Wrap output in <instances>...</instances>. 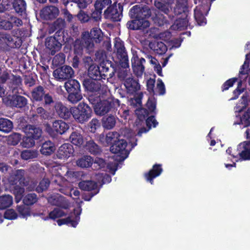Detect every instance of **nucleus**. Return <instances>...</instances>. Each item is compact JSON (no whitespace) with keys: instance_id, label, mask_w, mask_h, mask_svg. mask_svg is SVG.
Wrapping results in <instances>:
<instances>
[{"instance_id":"f257e3e1","label":"nucleus","mask_w":250,"mask_h":250,"mask_svg":"<svg viewBox=\"0 0 250 250\" xmlns=\"http://www.w3.org/2000/svg\"><path fill=\"white\" fill-rule=\"evenodd\" d=\"M120 105V101L110 96L106 99L101 100L97 105L94 106V109L97 115L104 116L117 109Z\"/></svg>"},{"instance_id":"f03ea898","label":"nucleus","mask_w":250,"mask_h":250,"mask_svg":"<svg viewBox=\"0 0 250 250\" xmlns=\"http://www.w3.org/2000/svg\"><path fill=\"white\" fill-rule=\"evenodd\" d=\"M92 110L86 104L80 103L76 107H72V115L75 121L81 124L87 122L91 117Z\"/></svg>"},{"instance_id":"7ed1b4c3","label":"nucleus","mask_w":250,"mask_h":250,"mask_svg":"<svg viewBox=\"0 0 250 250\" xmlns=\"http://www.w3.org/2000/svg\"><path fill=\"white\" fill-rule=\"evenodd\" d=\"M64 87L68 93L67 99L72 104H76L83 98L81 85L79 82L74 79H70L64 83Z\"/></svg>"},{"instance_id":"20e7f679","label":"nucleus","mask_w":250,"mask_h":250,"mask_svg":"<svg viewBox=\"0 0 250 250\" xmlns=\"http://www.w3.org/2000/svg\"><path fill=\"white\" fill-rule=\"evenodd\" d=\"M32 100L34 103L36 102H42L44 100L42 104L44 107L50 105L54 103L52 96L48 93H45L44 88L41 85H38L34 87L31 92Z\"/></svg>"},{"instance_id":"39448f33","label":"nucleus","mask_w":250,"mask_h":250,"mask_svg":"<svg viewBox=\"0 0 250 250\" xmlns=\"http://www.w3.org/2000/svg\"><path fill=\"white\" fill-rule=\"evenodd\" d=\"M146 108H140L136 110L138 118L143 121L147 118L150 114L156 115V100L153 97H149L146 104Z\"/></svg>"},{"instance_id":"423d86ee","label":"nucleus","mask_w":250,"mask_h":250,"mask_svg":"<svg viewBox=\"0 0 250 250\" xmlns=\"http://www.w3.org/2000/svg\"><path fill=\"white\" fill-rule=\"evenodd\" d=\"M116 51V56L122 67H129V60L127 51L125 47L124 42L120 39H116L114 43Z\"/></svg>"},{"instance_id":"0eeeda50","label":"nucleus","mask_w":250,"mask_h":250,"mask_svg":"<svg viewBox=\"0 0 250 250\" xmlns=\"http://www.w3.org/2000/svg\"><path fill=\"white\" fill-rule=\"evenodd\" d=\"M69 128V125L65 122L58 120L53 122L52 126L50 125L46 128L48 134L53 138H55L58 134L62 135L65 133Z\"/></svg>"},{"instance_id":"6e6552de","label":"nucleus","mask_w":250,"mask_h":250,"mask_svg":"<svg viewBox=\"0 0 250 250\" xmlns=\"http://www.w3.org/2000/svg\"><path fill=\"white\" fill-rule=\"evenodd\" d=\"M151 15V11L147 6H141L139 5L133 6L129 11L131 19H143L147 20Z\"/></svg>"},{"instance_id":"1a4fd4ad","label":"nucleus","mask_w":250,"mask_h":250,"mask_svg":"<svg viewBox=\"0 0 250 250\" xmlns=\"http://www.w3.org/2000/svg\"><path fill=\"white\" fill-rule=\"evenodd\" d=\"M5 104L12 108L22 109L27 105L28 100L25 97L20 95H9L6 97Z\"/></svg>"},{"instance_id":"9d476101","label":"nucleus","mask_w":250,"mask_h":250,"mask_svg":"<svg viewBox=\"0 0 250 250\" xmlns=\"http://www.w3.org/2000/svg\"><path fill=\"white\" fill-rule=\"evenodd\" d=\"M53 76L60 81H68L74 76V71L71 66L64 65L56 69Z\"/></svg>"},{"instance_id":"9b49d317","label":"nucleus","mask_w":250,"mask_h":250,"mask_svg":"<svg viewBox=\"0 0 250 250\" xmlns=\"http://www.w3.org/2000/svg\"><path fill=\"white\" fill-rule=\"evenodd\" d=\"M127 143L126 140L123 139H119L115 141L110 146V151L114 154H120L123 160L126 158L129 154L128 151L126 149Z\"/></svg>"},{"instance_id":"f8f14e48","label":"nucleus","mask_w":250,"mask_h":250,"mask_svg":"<svg viewBox=\"0 0 250 250\" xmlns=\"http://www.w3.org/2000/svg\"><path fill=\"white\" fill-rule=\"evenodd\" d=\"M83 62L85 68L88 67V76L89 78L99 80L103 79L100 66L93 64L90 57H87L84 59Z\"/></svg>"},{"instance_id":"ddd939ff","label":"nucleus","mask_w":250,"mask_h":250,"mask_svg":"<svg viewBox=\"0 0 250 250\" xmlns=\"http://www.w3.org/2000/svg\"><path fill=\"white\" fill-rule=\"evenodd\" d=\"M188 0H176L172 13L175 16L188 17L191 10Z\"/></svg>"},{"instance_id":"4468645a","label":"nucleus","mask_w":250,"mask_h":250,"mask_svg":"<svg viewBox=\"0 0 250 250\" xmlns=\"http://www.w3.org/2000/svg\"><path fill=\"white\" fill-rule=\"evenodd\" d=\"M123 6L119 3L118 5H110L104 12L106 18H110L112 21L116 22L121 20L123 15Z\"/></svg>"},{"instance_id":"2eb2a0df","label":"nucleus","mask_w":250,"mask_h":250,"mask_svg":"<svg viewBox=\"0 0 250 250\" xmlns=\"http://www.w3.org/2000/svg\"><path fill=\"white\" fill-rule=\"evenodd\" d=\"M100 70L103 79L112 78L116 71L114 63L109 60H103L100 64Z\"/></svg>"},{"instance_id":"dca6fc26","label":"nucleus","mask_w":250,"mask_h":250,"mask_svg":"<svg viewBox=\"0 0 250 250\" xmlns=\"http://www.w3.org/2000/svg\"><path fill=\"white\" fill-rule=\"evenodd\" d=\"M4 43L12 47H19L21 44V41L18 36L12 37L9 34L0 32V44ZM1 50L0 46V51Z\"/></svg>"},{"instance_id":"f3484780","label":"nucleus","mask_w":250,"mask_h":250,"mask_svg":"<svg viewBox=\"0 0 250 250\" xmlns=\"http://www.w3.org/2000/svg\"><path fill=\"white\" fill-rule=\"evenodd\" d=\"M60 11L57 7L52 5L46 6L40 11V17L44 20H53L59 15Z\"/></svg>"},{"instance_id":"a211bd4d","label":"nucleus","mask_w":250,"mask_h":250,"mask_svg":"<svg viewBox=\"0 0 250 250\" xmlns=\"http://www.w3.org/2000/svg\"><path fill=\"white\" fill-rule=\"evenodd\" d=\"M146 60L144 58H139L137 54H133L131 58V65L134 73L137 76H141L145 71L144 63Z\"/></svg>"},{"instance_id":"6ab92c4d","label":"nucleus","mask_w":250,"mask_h":250,"mask_svg":"<svg viewBox=\"0 0 250 250\" xmlns=\"http://www.w3.org/2000/svg\"><path fill=\"white\" fill-rule=\"evenodd\" d=\"M131 19V20L128 21L126 24V27L129 30H144L150 25V22L147 20L143 19Z\"/></svg>"},{"instance_id":"aec40b11","label":"nucleus","mask_w":250,"mask_h":250,"mask_svg":"<svg viewBox=\"0 0 250 250\" xmlns=\"http://www.w3.org/2000/svg\"><path fill=\"white\" fill-rule=\"evenodd\" d=\"M54 107L57 115L62 119L68 120L72 115L73 107L68 108L61 102H55Z\"/></svg>"},{"instance_id":"412c9836","label":"nucleus","mask_w":250,"mask_h":250,"mask_svg":"<svg viewBox=\"0 0 250 250\" xmlns=\"http://www.w3.org/2000/svg\"><path fill=\"white\" fill-rule=\"evenodd\" d=\"M171 3L155 0L154 5L161 13L167 16L169 20L174 21V16L172 13Z\"/></svg>"},{"instance_id":"4be33fe9","label":"nucleus","mask_w":250,"mask_h":250,"mask_svg":"<svg viewBox=\"0 0 250 250\" xmlns=\"http://www.w3.org/2000/svg\"><path fill=\"white\" fill-rule=\"evenodd\" d=\"M29 114L33 118L40 117L44 120L48 119L49 116V112L43 107L35 103L31 106Z\"/></svg>"},{"instance_id":"5701e85b","label":"nucleus","mask_w":250,"mask_h":250,"mask_svg":"<svg viewBox=\"0 0 250 250\" xmlns=\"http://www.w3.org/2000/svg\"><path fill=\"white\" fill-rule=\"evenodd\" d=\"M100 80L91 78L84 79L83 84L87 91L90 92H97L101 90V83Z\"/></svg>"},{"instance_id":"b1692460","label":"nucleus","mask_w":250,"mask_h":250,"mask_svg":"<svg viewBox=\"0 0 250 250\" xmlns=\"http://www.w3.org/2000/svg\"><path fill=\"white\" fill-rule=\"evenodd\" d=\"M45 45L46 47L50 51L52 55H55L57 51L60 50L62 43L55 36H50L45 39Z\"/></svg>"},{"instance_id":"393cba45","label":"nucleus","mask_w":250,"mask_h":250,"mask_svg":"<svg viewBox=\"0 0 250 250\" xmlns=\"http://www.w3.org/2000/svg\"><path fill=\"white\" fill-rule=\"evenodd\" d=\"M163 170L161 164H155L148 172L145 173L144 177L147 182L152 185L154 179L160 175Z\"/></svg>"},{"instance_id":"a878e982","label":"nucleus","mask_w":250,"mask_h":250,"mask_svg":"<svg viewBox=\"0 0 250 250\" xmlns=\"http://www.w3.org/2000/svg\"><path fill=\"white\" fill-rule=\"evenodd\" d=\"M74 151L72 145L65 143L59 147L57 151V157L60 159H67L72 155Z\"/></svg>"},{"instance_id":"bb28decb","label":"nucleus","mask_w":250,"mask_h":250,"mask_svg":"<svg viewBox=\"0 0 250 250\" xmlns=\"http://www.w3.org/2000/svg\"><path fill=\"white\" fill-rule=\"evenodd\" d=\"M23 130L26 135H29L35 140H39L42 135V129L35 125H27L23 127Z\"/></svg>"},{"instance_id":"cd10ccee","label":"nucleus","mask_w":250,"mask_h":250,"mask_svg":"<svg viewBox=\"0 0 250 250\" xmlns=\"http://www.w3.org/2000/svg\"><path fill=\"white\" fill-rule=\"evenodd\" d=\"M239 151V160L250 161V143L243 142L237 146V151Z\"/></svg>"},{"instance_id":"c85d7f7f","label":"nucleus","mask_w":250,"mask_h":250,"mask_svg":"<svg viewBox=\"0 0 250 250\" xmlns=\"http://www.w3.org/2000/svg\"><path fill=\"white\" fill-rule=\"evenodd\" d=\"M76 209H74V214L75 218L74 219H72L71 217L69 216L63 219H58L57 222L58 225L60 226L62 225H67L68 226H71L76 228L80 219V214L81 213V209L78 212H75Z\"/></svg>"},{"instance_id":"c756f323","label":"nucleus","mask_w":250,"mask_h":250,"mask_svg":"<svg viewBox=\"0 0 250 250\" xmlns=\"http://www.w3.org/2000/svg\"><path fill=\"white\" fill-rule=\"evenodd\" d=\"M124 85L127 92L131 94L136 93L140 89V84L138 80L131 77L127 78L125 80Z\"/></svg>"},{"instance_id":"7c9ffc66","label":"nucleus","mask_w":250,"mask_h":250,"mask_svg":"<svg viewBox=\"0 0 250 250\" xmlns=\"http://www.w3.org/2000/svg\"><path fill=\"white\" fill-rule=\"evenodd\" d=\"M149 48L156 54L162 55L167 50V46L162 42L154 41L149 43Z\"/></svg>"},{"instance_id":"2f4dec72","label":"nucleus","mask_w":250,"mask_h":250,"mask_svg":"<svg viewBox=\"0 0 250 250\" xmlns=\"http://www.w3.org/2000/svg\"><path fill=\"white\" fill-rule=\"evenodd\" d=\"M49 202L51 205L62 208L66 209L68 207L65 198L61 195L52 196L49 199Z\"/></svg>"},{"instance_id":"473e14b6","label":"nucleus","mask_w":250,"mask_h":250,"mask_svg":"<svg viewBox=\"0 0 250 250\" xmlns=\"http://www.w3.org/2000/svg\"><path fill=\"white\" fill-rule=\"evenodd\" d=\"M233 124L239 125L242 128L250 126V107L240 115L239 121Z\"/></svg>"},{"instance_id":"72a5a7b5","label":"nucleus","mask_w":250,"mask_h":250,"mask_svg":"<svg viewBox=\"0 0 250 250\" xmlns=\"http://www.w3.org/2000/svg\"><path fill=\"white\" fill-rule=\"evenodd\" d=\"M188 17L179 16L175 20L172 28L174 30H182L187 28L188 25ZM189 26L190 25L189 24Z\"/></svg>"},{"instance_id":"f704fd0d","label":"nucleus","mask_w":250,"mask_h":250,"mask_svg":"<svg viewBox=\"0 0 250 250\" xmlns=\"http://www.w3.org/2000/svg\"><path fill=\"white\" fill-rule=\"evenodd\" d=\"M84 148L90 154L94 155H99L102 152L101 147L93 140L86 141Z\"/></svg>"},{"instance_id":"c9c22d12","label":"nucleus","mask_w":250,"mask_h":250,"mask_svg":"<svg viewBox=\"0 0 250 250\" xmlns=\"http://www.w3.org/2000/svg\"><path fill=\"white\" fill-rule=\"evenodd\" d=\"M24 173L25 171L23 169L17 170L10 181L11 185H14L19 184L21 186L24 185L25 181Z\"/></svg>"},{"instance_id":"e433bc0d","label":"nucleus","mask_w":250,"mask_h":250,"mask_svg":"<svg viewBox=\"0 0 250 250\" xmlns=\"http://www.w3.org/2000/svg\"><path fill=\"white\" fill-rule=\"evenodd\" d=\"M11 191L15 195V201L19 203L23 198V195L25 192V189L23 185L20 186L19 185H11Z\"/></svg>"},{"instance_id":"4c0bfd02","label":"nucleus","mask_w":250,"mask_h":250,"mask_svg":"<svg viewBox=\"0 0 250 250\" xmlns=\"http://www.w3.org/2000/svg\"><path fill=\"white\" fill-rule=\"evenodd\" d=\"M9 14L4 12L0 13V29L10 30L12 29V25L10 22Z\"/></svg>"},{"instance_id":"58836bf2","label":"nucleus","mask_w":250,"mask_h":250,"mask_svg":"<svg viewBox=\"0 0 250 250\" xmlns=\"http://www.w3.org/2000/svg\"><path fill=\"white\" fill-rule=\"evenodd\" d=\"M80 188L84 191H96L97 189V184L96 182L91 181H82L79 183Z\"/></svg>"},{"instance_id":"ea45409f","label":"nucleus","mask_w":250,"mask_h":250,"mask_svg":"<svg viewBox=\"0 0 250 250\" xmlns=\"http://www.w3.org/2000/svg\"><path fill=\"white\" fill-rule=\"evenodd\" d=\"M87 36L96 43H100L103 39V35L101 29L97 27L93 28L90 33L87 32Z\"/></svg>"},{"instance_id":"a19ab883","label":"nucleus","mask_w":250,"mask_h":250,"mask_svg":"<svg viewBox=\"0 0 250 250\" xmlns=\"http://www.w3.org/2000/svg\"><path fill=\"white\" fill-rule=\"evenodd\" d=\"M13 8L20 15L24 14L26 9V3L24 0H14L12 2Z\"/></svg>"},{"instance_id":"79ce46f5","label":"nucleus","mask_w":250,"mask_h":250,"mask_svg":"<svg viewBox=\"0 0 250 250\" xmlns=\"http://www.w3.org/2000/svg\"><path fill=\"white\" fill-rule=\"evenodd\" d=\"M55 150L54 144L51 141H47L42 144L40 151L42 154L48 156L52 154Z\"/></svg>"},{"instance_id":"37998d69","label":"nucleus","mask_w":250,"mask_h":250,"mask_svg":"<svg viewBox=\"0 0 250 250\" xmlns=\"http://www.w3.org/2000/svg\"><path fill=\"white\" fill-rule=\"evenodd\" d=\"M93 163V158L89 155H84L77 161V166L83 168H86L91 167Z\"/></svg>"},{"instance_id":"c03bdc74","label":"nucleus","mask_w":250,"mask_h":250,"mask_svg":"<svg viewBox=\"0 0 250 250\" xmlns=\"http://www.w3.org/2000/svg\"><path fill=\"white\" fill-rule=\"evenodd\" d=\"M13 204V197L9 194L0 196V209H5Z\"/></svg>"},{"instance_id":"a18cd8bd","label":"nucleus","mask_w":250,"mask_h":250,"mask_svg":"<svg viewBox=\"0 0 250 250\" xmlns=\"http://www.w3.org/2000/svg\"><path fill=\"white\" fill-rule=\"evenodd\" d=\"M70 142L74 145L81 146L83 143V139L82 134L75 131L71 133L69 137Z\"/></svg>"},{"instance_id":"49530a36","label":"nucleus","mask_w":250,"mask_h":250,"mask_svg":"<svg viewBox=\"0 0 250 250\" xmlns=\"http://www.w3.org/2000/svg\"><path fill=\"white\" fill-rule=\"evenodd\" d=\"M13 127V123L10 120L5 118H0V131L8 133L12 129Z\"/></svg>"},{"instance_id":"de8ad7c7","label":"nucleus","mask_w":250,"mask_h":250,"mask_svg":"<svg viewBox=\"0 0 250 250\" xmlns=\"http://www.w3.org/2000/svg\"><path fill=\"white\" fill-rule=\"evenodd\" d=\"M116 122V119L112 115L109 116L107 117H104L102 119L103 127L107 129L113 128L115 125Z\"/></svg>"},{"instance_id":"09e8293b","label":"nucleus","mask_w":250,"mask_h":250,"mask_svg":"<svg viewBox=\"0 0 250 250\" xmlns=\"http://www.w3.org/2000/svg\"><path fill=\"white\" fill-rule=\"evenodd\" d=\"M194 17L195 20L197 23L198 25L202 26L206 24L207 21L204 15L202 13L200 10H198L197 7L194 10Z\"/></svg>"},{"instance_id":"8fccbe9b","label":"nucleus","mask_w":250,"mask_h":250,"mask_svg":"<svg viewBox=\"0 0 250 250\" xmlns=\"http://www.w3.org/2000/svg\"><path fill=\"white\" fill-rule=\"evenodd\" d=\"M65 25V22L64 19L62 18H58L53 23V25L55 30L57 31L55 33L56 36H60L59 34L62 32V30L64 28Z\"/></svg>"},{"instance_id":"3c124183","label":"nucleus","mask_w":250,"mask_h":250,"mask_svg":"<svg viewBox=\"0 0 250 250\" xmlns=\"http://www.w3.org/2000/svg\"><path fill=\"white\" fill-rule=\"evenodd\" d=\"M22 199L23 203L27 206L33 205L38 201L37 195L34 193H28Z\"/></svg>"},{"instance_id":"603ef678","label":"nucleus","mask_w":250,"mask_h":250,"mask_svg":"<svg viewBox=\"0 0 250 250\" xmlns=\"http://www.w3.org/2000/svg\"><path fill=\"white\" fill-rule=\"evenodd\" d=\"M50 182L48 179L43 178L39 183L38 186L36 188V191L38 193H42L44 191L46 190L49 185Z\"/></svg>"},{"instance_id":"864d4df0","label":"nucleus","mask_w":250,"mask_h":250,"mask_svg":"<svg viewBox=\"0 0 250 250\" xmlns=\"http://www.w3.org/2000/svg\"><path fill=\"white\" fill-rule=\"evenodd\" d=\"M73 50L75 55L81 56L83 54V44L80 40H76L73 44Z\"/></svg>"},{"instance_id":"5fc2aeb1","label":"nucleus","mask_w":250,"mask_h":250,"mask_svg":"<svg viewBox=\"0 0 250 250\" xmlns=\"http://www.w3.org/2000/svg\"><path fill=\"white\" fill-rule=\"evenodd\" d=\"M66 214L62 210L58 208H55L52 211H50L48 214V217H47V219H51L52 220H55L57 218L62 217L65 216Z\"/></svg>"},{"instance_id":"6e6d98bb","label":"nucleus","mask_w":250,"mask_h":250,"mask_svg":"<svg viewBox=\"0 0 250 250\" xmlns=\"http://www.w3.org/2000/svg\"><path fill=\"white\" fill-rule=\"evenodd\" d=\"M250 63V53L247 54L245 56V61L241 66L239 71L240 75H247Z\"/></svg>"},{"instance_id":"4d7b16f0","label":"nucleus","mask_w":250,"mask_h":250,"mask_svg":"<svg viewBox=\"0 0 250 250\" xmlns=\"http://www.w3.org/2000/svg\"><path fill=\"white\" fill-rule=\"evenodd\" d=\"M21 139V135L19 133H13L10 134L8 138V144L16 146L19 144Z\"/></svg>"},{"instance_id":"13d9d810","label":"nucleus","mask_w":250,"mask_h":250,"mask_svg":"<svg viewBox=\"0 0 250 250\" xmlns=\"http://www.w3.org/2000/svg\"><path fill=\"white\" fill-rule=\"evenodd\" d=\"M121 136L117 132H109L106 134V145L107 146L113 144Z\"/></svg>"},{"instance_id":"bf43d9fd","label":"nucleus","mask_w":250,"mask_h":250,"mask_svg":"<svg viewBox=\"0 0 250 250\" xmlns=\"http://www.w3.org/2000/svg\"><path fill=\"white\" fill-rule=\"evenodd\" d=\"M76 16L82 23H85L91 21L90 16L83 10H80Z\"/></svg>"},{"instance_id":"052dcab7","label":"nucleus","mask_w":250,"mask_h":250,"mask_svg":"<svg viewBox=\"0 0 250 250\" xmlns=\"http://www.w3.org/2000/svg\"><path fill=\"white\" fill-rule=\"evenodd\" d=\"M21 156L22 159L28 160L36 158L37 153L33 150H24L21 152Z\"/></svg>"},{"instance_id":"680f3d73","label":"nucleus","mask_w":250,"mask_h":250,"mask_svg":"<svg viewBox=\"0 0 250 250\" xmlns=\"http://www.w3.org/2000/svg\"><path fill=\"white\" fill-rule=\"evenodd\" d=\"M21 144L23 147H31L35 145V140L29 135H26L23 138Z\"/></svg>"},{"instance_id":"e2e57ef3","label":"nucleus","mask_w":250,"mask_h":250,"mask_svg":"<svg viewBox=\"0 0 250 250\" xmlns=\"http://www.w3.org/2000/svg\"><path fill=\"white\" fill-rule=\"evenodd\" d=\"M100 126L101 124L99 121L96 118L92 119L88 124V129L92 133H95Z\"/></svg>"},{"instance_id":"0e129e2a","label":"nucleus","mask_w":250,"mask_h":250,"mask_svg":"<svg viewBox=\"0 0 250 250\" xmlns=\"http://www.w3.org/2000/svg\"><path fill=\"white\" fill-rule=\"evenodd\" d=\"M17 210L20 215L23 218L30 216V208L25 206V205L18 206Z\"/></svg>"},{"instance_id":"69168bd1","label":"nucleus","mask_w":250,"mask_h":250,"mask_svg":"<svg viewBox=\"0 0 250 250\" xmlns=\"http://www.w3.org/2000/svg\"><path fill=\"white\" fill-rule=\"evenodd\" d=\"M111 3V0H97L94 4L95 8L102 12V10Z\"/></svg>"},{"instance_id":"338daca9","label":"nucleus","mask_w":250,"mask_h":250,"mask_svg":"<svg viewBox=\"0 0 250 250\" xmlns=\"http://www.w3.org/2000/svg\"><path fill=\"white\" fill-rule=\"evenodd\" d=\"M238 80V78L234 77L229 79L227 81H226L222 85L221 89L222 91H224L227 90L229 89V87H232L235 83H236Z\"/></svg>"},{"instance_id":"774afa93","label":"nucleus","mask_w":250,"mask_h":250,"mask_svg":"<svg viewBox=\"0 0 250 250\" xmlns=\"http://www.w3.org/2000/svg\"><path fill=\"white\" fill-rule=\"evenodd\" d=\"M156 115L153 114L150 116H148L146 119V125L150 129L152 126L153 127H155L158 124V122L155 119V116Z\"/></svg>"}]
</instances>
